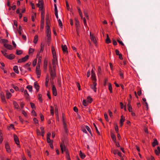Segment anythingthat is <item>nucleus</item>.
<instances>
[{"label":"nucleus","instance_id":"1","mask_svg":"<svg viewBox=\"0 0 160 160\" xmlns=\"http://www.w3.org/2000/svg\"><path fill=\"white\" fill-rule=\"evenodd\" d=\"M49 72L51 78L53 79L56 77L55 70L54 69L53 70L51 67H50L49 68Z\"/></svg>","mask_w":160,"mask_h":160},{"label":"nucleus","instance_id":"2","mask_svg":"<svg viewBox=\"0 0 160 160\" xmlns=\"http://www.w3.org/2000/svg\"><path fill=\"white\" fill-rule=\"evenodd\" d=\"M40 66H37L36 69V73L37 75V78H40L41 75V71L40 69Z\"/></svg>","mask_w":160,"mask_h":160},{"label":"nucleus","instance_id":"3","mask_svg":"<svg viewBox=\"0 0 160 160\" xmlns=\"http://www.w3.org/2000/svg\"><path fill=\"white\" fill-rule=\"evenodd\" d=\"M29 56L28 55H26L25 57L22 58L21 59H19L18 62V63H21L24 62L26 61L28 59Z\"/></svg>","mask_w":160,"mask_h":160},{"label":"nucleus","instance_id":"4","mask_svg":"<svg viewBox=\"0 0 160 160\" xmlns=\"http://www.w3.org/2000/svg\"><path fill=\"white\" fill-rule=\"evenodd\" d=\"M58 64V60L57 57H53L52 59V64L54 68L56 67Z\"/></svg>","mask_w":160,"mask_h":160},{"label":"nucleus","instance_id":"5","mask_svg":"<svg viewBox=\"0 0 160 160\" xmlns=\"http://www.w3.org/2000/svg\"><path fill=\"white\" fill-rule=\"evenodd\" d=\"M39 52L37 53V58H38V63L37 66H39L40 67V65L41 63L42 57L39 56Z\"/></svg>","mask_w":160,"mask_h":160},{"label":"nucleus","instance_id":"6","mask_svg":"<svg viewBox=\"0 0 160 160\" xmlns=\"http://www.w3.org/2000/svg\"><path fill=\"white\" fill-rule=\"evenodd\" d=\"M13 137L14 140L16 144L18 145H19V141L18 138V137L17 136L16 134H14L13 135Z\"/></svg>","mask_w":160,"mask_h":160},{"label":"nucleus","instance_id":"7","mask_svg":"<svg viewBox=\"0 0 160 160\" xmlns=\"http://www.w3.org/2000/svg\"><path fill=\"white\" fill-rule=\"evenodd\" d=\"M5 146L7 152L8 153L10 152L11 151V149L9 144L7 142H5Z\"/></svg>","mask_w":160,"mask_h":160},{"label":"nucleus","instance_id":"8","mask_svg":"<svg viewBox=\"0 0 160 160\" xmlns=\"http://www.w3.org/2000/svg\"><path fill=\"white\" fill-rule=\"evenodd\" d=\"M52 89L53 95L55 96H56L57 94V90L55 85H52Z\"/></svg>","mask_w":160,"mask_h":160},{"label":"nucleus","instance_id":"9","mask_svg":"<svg viewBox=\"0 0 160 160\" xmlns=\"http://www.w3.org/2000/svg\"><path fill=\"white\" fill-rule=\"evenodd\" d=\"M90 38L92 41L93 42V43L95 44H96L97 43V42L95 37H94L93 35H92L91 33L90 34Z\"/></svg>","mask_w":160,"mask_h":160},{"label":"nucleus","instance_id":"10","mask_svg":"<svg viewBox=\"0 0 160 160\" xmlns=\"http://www.w3.org/2000/svg\"><path fill=\"white\" fill-rule=\"evenodd\" d=\"M34 88L36 89L37 92H38L40 88V86L37 82L36 81L34 82Z\"/></svg>","mask_w":160,"mask_h":160},{"label":"nucleus","instance_id":"11","mask_svg":"<svg viewBox=\"0 0 160 160\" xmlns=\"http://www.w3.org/2000/svg\"><path fill=\"white\" fill-rule=\"evenodd\" d=\"M46 33L47 37V42H50L51 38V32L49 31L47 32Z\"/></svg>","mask_w":160,"mask_h":160},{"label":"nucleus","instance_id":"12","mask_svg":"<svg viewBox=\"0 0 160 160\" xmlns=\"http://www.w3.org/2000/svg\"><path fill=\"white\" fill-rule=\"evenodd\" d=\"M62 49L64 53H68V48L66 45L62 46Z\"/></svg>","mask_w":160,"mask_h":160},{"label":"nucleus","instance_id":"13","mask_svg":"<svg viewBox=\"0 0 160 160\" xmlns=\"http://www.w3.org/2000/svg\"><path fill=\"white\" fill-rule=\"evenodd\" d=\"M60 147L62 152V153H63L64 151H65L66 149L64 143H61L60 145Z\"/></svg>","mask_w":160,"mask_h":160},{"label":"nucleus","instance_id":"14","mask_svg":"<svg viewBox=\"0 0 160 160\" xmlns=\"http://www.w3.org/2000/svg\"><path fill=\"white\" fill-rule=\"evenodd\" d=\"M51 51L53 57H57L55 49L54 47L53 46H52Z\"/></svg>","mask_w":160,"mask_h":160},{"label":"nucleus","instance_id":"15","mask_svg":"<svg viewBox=\"0 0 160 160\" xmlns=\"http://www.w3.org/2000/svg\"><path fill=\"white\" fill-rule=\"evenodd\" d=\"M51 51L53 57H57L55 49L54 47L53 46H52Z\"/></svg>","mask_w":160,"mask_h":160},{"label":"nucleus","instance_id":"16","mask_svg":"<svg viewBox=\"0 0 160 160\" xmlns=\"http://www.w3.org/2000/svg\"><path fill=\"white\" fill-rule=\"evenodd\" d=\"M125 120V117L123 115H122L121 117V118L120 119V127H122L123 126V122H124Z\"/></svg>","mask_w":160,"mask_h":160},{"label":"nucleus","instance_id":"17","mask_svg":"<svg viewBox=\"0 0 160 160\" xmlns=\"http://www.w3.org/2000/svg\"><path fill=\"white\" fill-rule=\"evenodd\" d=\"M131 101L130 100H128V103L127 105L128 106V111L130 112H132V108L130 104Z\"/></svg>","mask_w":160,"mask_h":160},{"label":"nucleus","instance_id":"18","mask_svg":"<svg viewBox=\"0 0 160 160\" xmlns=\"http://www.w3.org/2000/svg\"><path fill=\"white\" fill-rule=\"evenodd\" d=\"M91 78L92 81L97 80L95 74L93 72V70H92Z\"/></svg>","mask_w":160,"mask_h":160},{"label":"nucleus","instance_id":"19","mask_svg":"<svg viewBox=\"0 0 160 160\" xmlns=\"http://www.w3.org/2000/svg\"><path fill=\"white\" fill-rule=\"evenodd\" d=\"M47 65L48 61L46 60L45 59L44 62L43 69L45 71L47 70Z\"/></svg>","mask_w":160,"mask_h":160},{"label":"nucleus","instance_id":"20","mask_svg":"<svg viewBox=\"0 0 160 160\" xmlns=\"http://www.w3.org/2000/svg\"><path fill=\"white\" fill-rule=\"evenodd\" d=\"M4 46L7 49L9 50H12V46L11 45L5 44H4Z\"/></svg>","mask_w":160,"mask_h":160},{"label":"nucleus","instance_id":"21","mask_svg":"<svg viewBox=\"0 0 160 160\" xmlns=\"http://www.w3.org/2000/svg\"><path fill=\"white\" fill-rule=\"evenodd\" d=\"M110 135L111 137L112 140L114 142H116V137L114 134L112 132H110Z\"/></svg>","mask_w":160,"mask_h":160},{"label":"nucleus","instance_id":"22","mask_svg":"<svg viewBox=\"0 0 160 160\" xmlns=\"http://www.w3.org/2000/svg\"><path fill=\"white\" fill-rule=\"evenodd\" d=\"M63 128L66 132H67L68 129L67 128V124L66 122V121L64 120L63 119Z\"/></svg>","mask_w":160,"mask_h":160},{"label":"nucleus","instance_id":"23","mask_svg":"<svg viewBox=\"0 0 160 160\" xmlns=\"http://www.w3.org/2000/svg\"><path fill=\"white\" fill-rule=\"evenodd\" d=\"M15 56L13 54H11L8 55L6 58L10 60H12L15 58Z\"/></svg>","mask_w":160,"mask_h":160},{"label":"nucleus","instance_id":"24","mask_svg":"<svg viewBox=\"0 0 160 160\" xmlns=\"http://www.w3.org/2000/svg\"><path fill=\"white\" fill-rule=\"evenodd\" d=\"M13 103L14 108L16 109H18L19 108V106L17 102L15 101H13Z\"/></svg>","mask_w":160,"mask_h":160},{"label":"nucleus","instance_id":"25","mask_svg":"<svg viewBox=\"0 0 160 160\" xmlns=\"http://www.w3.org/2000/svg\"><path fill=\"white\" fill-rule=\"evenodd\" d=\"M158 145V142L157 139H154V141L152 143V145L153 147H155L156 145Z\"/></svg>","mask_w":160,"mask_h":160},{"label":"nucleus","instance_id":"26","mask_svg":"<svg viewBox=\"0 0 160 160\" xmlns=\"http://www.w3.org/2000/svg\"><path fill=\"white\" fill-rule=\"evenodd\" d=\"M49 81L48 76V75L46 76L45 80V86L46 87H48V83Z\"/></svg>","mask_w":160,"mask_h":160},{"label":"nucleus","instance_id":"27","mask_svg":"<svg viewBox=\"0 0 160 160\" xmlns=\"http://www.w3.org/2000/svg\"><path fill=\"white\" fill-rule=\"evenodd\" d=\"M13 69L15 72L16 73H19V71L18 70V67L17 66H14L13 68Z\"/></svg>","mask_w":160,"mask_h":160},{"label":"nucleus","instance_id":"28","mask_svg":"<svg viewBox=\"0 0 160 160\" xmlns=\"http://www.w3.org/2000/svg\"><path fill=\"white\" fill-rule=\"evenodd\" d=\"M44 10L41 11V20H44Z\"/></svg>","mask_w":160,"mask_h":160},{"label":"nucleus","instance_id":"29","mask_svg":"<svg viewBox=\"0 0 160 160\" xmlns=\"http://www.w3.org/2000/svg\"><path fill=\"white\" fill-rule=\"evenodd\" d=\"M155 152L157 155H159V154L160 153V148L159 147H158L157 149L155 150Z\"/></svg>","mask_w":160,"mask_h":160},{"label":"nucleus","instance_id":"30","mask_svg":"<svg viewBox=\"0 0 160 160\" xmlns=\"http://www.w3.org/2000/svg\"><path fill=\"white\" fill-rule=\"evenodd\" d=\"M41 132V135L43 137L44 135V128L43 127H41L40 128Z\"/></svg>","mask_w":160,"mask_h":160},{"label":"nucleus","instance_id":"31","mask_svg":"<svg viewBox=\"0 0 160 160\" xmlns=\"http://www.w3.org/2000/svg\"><path fill=\"white\" fill-rule=\"evenodd\" d=\"M20 70L21 72V74L22 75H24L27 72L24 69L22 68V67H19Z\"/></svg>","mask_w":160,"mask_h":160},{"label":"nucleus","instance_id":"32","mask_svg":"<svg viewBox=\"0 0 160 160\" xmlns=\"http://www.w3.org/2000/svg\"><path fill=\"white\" fill-rule=\"evenodd\" d=\"M79 155L82 159H84L86 157L84 153H82L81 151H80Z\"/></svg>","mask_w":160,"mask_h":160},{"label":"nucleus","instance_id":"33","mask_svg":"<svg viewBox=\"0 0 160 160\" xmlns=\"http://www.w3.org/2000/svg\"><path fill=\"white\" fill-rule=\"evenodd\" d=\"M75 25L77 28L79 26V22L77 18L75 19Z\"/></svg>","mask_w":160,"mask_h":160},{"label":"nucleus","instance_id":"34","mask_svg":"<svg viewBox=\"0 0 160 160\" xmlns=\"http://www.w3.org/2000/svg\"><path fill=\"white\" fill-rule=\"evenodd\" d=\"M12 96L11 94L8 91L6 92V98L7 99H9Z\"/></svg>","mask_w":160,"mask_h":160},{"label":"nucleus","instance_id":"35","mask_svg":"<svg viewBox=\"0 0 160 160\" xmlns=\"http://www.w3.org/2000/svg\"><path fill=\"white\" fill-rule=\"evenodd\" d=\"M108 90H109L110 93H112V84L111 83H108Z\"/></svg>","mask_w":160,"mask_h":160},{"label":"nucleus","instance_id":"36","mask_svg":"<svg viewBox=\"0 0 160 160\" xmlns=\"http://www.w3.org/2000/svg\"><path fill=\"white\" fill-rule=\"evenodd\" d=\"M119 75L121 78L123 79L124 78L123 72V71L120 70L119 71Z\"/></svg>","mask_w":160,"mask_h":160},{"label":"nucleus","instance_id":"37","mask_svg":"<svg viewBox=\"0 0 160 160\" xmlns=\"http://www.w3.org/2000/svg\"><path fill=\"white\" fill-rule=\"evenodd\" d=\"M118 150H115L113 148H111V152L112 153H113L114 155L117 154L118 152Z\"/></svg>","mask_w":160,"mask_h":160},{"label":"nucleus","instance_id":"38","mask_svg":"<svg viewBox=\"0 0 160 160\" xmlns=\"http://www.w3.org/2000/svg\"><path fill=\"white\" fill-rule=\"evenodd\" d=\"M23 92L25 97H26V98L28 99L29 98V95L28 93L27 90H24Z\"/></svg>","mask_w":160,"mask_h":160},{"label":"nucleus","instance_id":"39","mask_svg":"<svg viewBox=\"0 0 160 160\" xmlns=\"http://www.w3.org/2000/svg\"><path fill=\"white\" fill-rule=\"evenodd\" d=\"M1 97L2 102L4 103H6V101L5 100V97L3 95H1Z\"/></svg>","mask_w":160,"mask_h":160},{"label":"nucleus","instance_id":"40","mask_svg":"<svg viewBox=\"0 0 160 160\" xmlns=\"http://www.w3.org/2000/svg\"><path fill=\"white\" fill-rule=\"evenodd\" d=\"M38 35H35L34 36V39L33 40V42L34 43H37L38 40Z\"/></svg>","mask_w":160,"mask_h":160},{"label":"nucleus","instance_id":"41","mask_svg":"<svg viewBox=\"0 0 160 160\" xmlns=\"http://www.w3.org/2000/svg\"><path fill=\"white\" fill-rule=\"evenodd\" d=\"M43 4V0H39L38 3L36 4L37 6H42Z\"/></svg>","mask_w":160,"mask_h":160},{"label":"nucleus","instance_id":"42","mask_svg":"<svg viewBox=\"0 0 160 160\" xmlns=\"http://www.w3.org/2000/svg\"><path fill=\"white\" fill-rule=\"evenodd\" d=\"M50 113H51V114L52 115H53L54 114V108L53 107L51 106H50Z\"/></svg>","mask_w":160,"mask_h":160},{"label":"nucleus","instance_id":"43","mask_svg":"<svg viewBox=\"0 0 160 160\" xmlns=\"http://www.w3.org/2000/svg\"><path fill=\"white\" fill-rule=\"evenodd\" d=\"M111 42V41L109 38L108 35H107V38L106 39V42L107 44H109Z\"/></svg>","mask_w":160,"mask_h":160},{"label":"nucleus","instance_id":"44","mask_svg":"<svg viewBox=\"0 0 160 160\" xmlns=\"http://www.w3.org/2000/svg\"><path fill=\"white\" fill-rule=\"evenodd\" d=\"M26 88H27L29 92H32V86L30 85H28Z\"/></svg>","mask_w":160,"mask_h":160},{"label":"nucleus","instance_id":"45","mask_svg":"<svg viewBox=\"0 0 160 160\" xmlns=\"http://www.w3.org/2000/svg\"><path fill=\"white\" fill-rule=\"evenodd\" d=\"M83 12L85 16V17H86V18L87 19H88L89 17H88V15L87 11L86 10H83Z\"/></svg>","mask_w":160,"mask_h":160},{"label":"nucleus","instance_id":"46","mask_svg":"<svg viewBox=\"0 0 160 160\" xmlns=\"http://www.w3.org/2000/svg\"><path fill=\"white\" fill-rule=\"evenodd\" d=\"M44 22V20H41V25H40L41 29H43V28Z\"/></svg>","mask_w":160,"mask_h":160},{"label":"nucleus","instance_id":"47","mask_svg":"<svg viewBox=\"0 0 160 160\" xmlns=\"http://www.w3.org/2000/svg\"><path fill=\"white\" fill-rule=\"evenodd\" d=\"M88 101L90 103H91L93 101L92 99L89 96H88L87 98Z\"/></svg>","mask_w":160,"mask_h":160},{"label":"nucleus","instance_id":"48","mask_svg":"<svg viewBox=\"0 0 160 160\" xmlns=\"http://www.w3.org/2000/svg\"><path fill=\"white\" fill-rule=\"evenodd\" d=\"M86 128L87 130L88 131V132L90 133L92 136V131L89 127L88 126H86Z\"/></svg>","mask_w":160,"mask_h":160},{"label":"nucleus","instance_id":"49","mask_svg":"<svg viewBox=\"0 0 160 160\" xmlns=\"http://www.w3.org/2000/svg\"><path fill=\"white\" fill-rule=\"evenodd\" d=\"M2 53L3 54V55L6 58L8 57V54L6 53V50L1 51Z\"/></svg>","mask_w":160,"mask_h":160},{"label":"nucleus","instance_id":"50","mask_svg":"<svg viewBox=\"0 0 160 160\" xmlns=\"http://www.w3.org/2000/svg\"><path fill=\"white\" fill-rule=\"evenodd\" d=\"M58 24H59V25L60 27L61 28H62V27H63V25H62V21L60 19H59L58 20Z\"/></svg>","mask_w":160,"mask_h":160},{"label":"nucleus","instance_id":"51","mask_svg":"<svg viewBox=\"0 0 160 160\" xmlns=\"http://www.w3.org/2000/svg\"><path fill=\"white\" fill-rule=\"evenodd\" d=\"M101 74V69L100 66L98 67V75H100Z\"/></svg>","mask_w":160,"mask_h":160},{"label":"nucleus","instance_id":"52","mask_svg":"<svg viewBox=\"0 0 160 160\" xmlns=\"http://www.w3.org/2000/svg\"><path fill=\"white\" fill-rule=\"evenodd\" d=\"M22 53V51L21 50H17L16 51V54L18 55H20Z\"/></svg>","mask_w":160,"mask_h":160},{"label":"nucleus","instance_id":"53","mask_svg":"<svg viewBox=\"0 0 160 160\" xmlns=\"http://www.w3.org/2000/svg\"><path fill=\"white\" fill-rule=\"evenodd\" d=\"M93 125H94V126L95 128V129L98 135H100V133L99 132L98 130V128H97L96 124L95 123H94Z\"/></svg>","mask_w":160,"mask_h":160},{"label":"nucleus","instance_id":"54","mask_svg":"<svg viewBox=\"0 0 160 160\" xmlns=\"http://www.w3.org/2000/svg\"><path fill=\"white\" fill-rule=\"evenodd\" d=\"M46 27L47 29L46 32L48 31L51 32L50 25H46Z\"/></svg>","mask_w":160,"mask_h":160},{"label":"nucleus","instance_id":"55","mask_svg":"<svg viewBox=\"0 0 160 160\" xmlns=\"http://www.w3.org/2000/svg\"><path fill=\"white\" fill-rule=\"evenodd\" d=\"M38 100L39 101L41 102H42V95L41 94H38Z\"/></svg>","mask_w":160,"mask_h":160},{"label":"nucleus","instance_id":"56","mask_svg":"<svg viewBox=\"0 0 160 160\" xmlns=\"http://www.w3.org/2000/svg\"><path fill=\"white\" fill-rule=\"evenodd\" d=\"M83 104L84 106H87L88 104V103L87 102H86V101L84 99L83 100Z\"/></svg>","mask_w":160,"mask_h":160},{"label":"nucleus","instance_id":"57","mask_svg":"<svg viewBox=\"0 0 160 160\" xmlns=\"http://www.w3.org/2000/svg\"><path fill=\"white\" fill-rule=\"evenodd\" d=\"M34 50L32 48H30L29 50V54H32L34 52Z\"/></svg>","mask_w":160,"mask_h":160},{"label":"nucleus","instance_id":"58","mask_svg":"<svg viewBox=\"0 0 160 160\" xmlns=\"http://www.w3.org/2000/svg\"><path fill=\"white\" fill-rule=\"evenodd\" d=\"M47 142L48 143H49V144L50 143H51V142H53V140H51L50 138L48 137V138H47Z\"/></svg>","mask_w":160,"mask_h":160},{"label":"nucleus","instance_id":"59","mask_svg":"<svg viewBox=\"0 0 160 160\" xmlns=\"http://www.w3.org/2000/svg\"><path fill=\"white\" fill-rule=\"evenodd\" d=\"M31 64L30 62H28L26 63L24 66V67L25 68H26L27 67H29Z\"/></svg>","mask_w":160,"mask_h":160},{"label":"nucleus","instance_id":"60","mask_svg":"<svg viewBox=\"0 0 160 160\" xmlns=\"http://www.w3.org/2000/svg\"><path fill=\"white\" fill-rule=\"evenodd\" d=\"M37 58H36L34 60L33 62H32V65L33 67H34L36 66L37 64Z\"/></svg>","mask_w":160,"mask_h":160},{"label":"nucleus","instance_id":"61","mask_svg":"<svg viewBox=\"0 0 160 160\" xmlns=\"http://www.w3.org/2000/svg\"><path fill=\"white\" fill-rule=\"evenodd\" d=\"M117 41L119 43V44L122 46H124V44L120 40V39H117Z\"/></svg>","mask_w":160,"mask_h":160},{"label":"nucleus","instance_id":"62","mask_svg":"<svg viewBox=\"0 0 160 160\" xmlns=\"http://www.w3.org/2000/svg\"><path fill=\"white\" fill-rule=\"evenodd\" d=\"M46 21L50 20L49 18V14L48 13H47L46 14Z\"/></svg>","mask_w":160,"mask_h":160},{"label":"nucleus","instance_id":"63","mask_svg":"<svg viewBox=\"0 0 160 160\" xmlns=\"http://www.w3.org/2000/svg\"><path fill=\"white\" fill-rule=\"evenodd\" d=\"M30 104L31 105V106L32 109H35V108H36L35 106V104L34 103H32V102H30Z\"/></svg>","mask_w":160,"mask_h":160},{"label":"nucleus","instance_id":"64","mask_svg":"<svg viewBox=\"0 0 160 160\" xmlns=\"http://www.w3.org/2000/svg\"><path fill=\"white\" fill-rule=\"evenodd\" d=\"M37 7H38L39 8V10L40 11H42L43 10H44V8L43 7V5L37 6Z\"/></svg>","mask_w":160,"mask_h":160}]
</instances>
